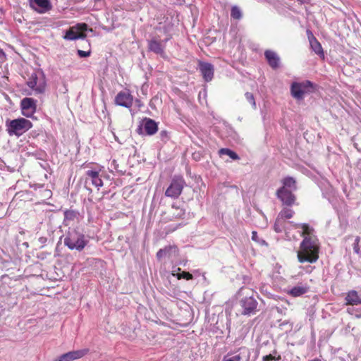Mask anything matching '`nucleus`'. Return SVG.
Listing matches in <instances>:
<instances>
[{
	"label": "nucleus",
	"mask_w": 361,
	"mask_h": 361,
	"mask_svg": "<svg viewBox=\"0 0 361 361\" xmlns=\"http://www.w3.org/2000/svg\"><path fill=\"white\" fill-rule=\"evenodd\" d=\"M298 232L304 239L298 251V259L300 263H314L319 258V244L314 231L306 224L295 225Z\"/></svg>",
	"instance_id": "1"
},
{
	"label": "nucleus",
	"mask_w": 361,
	"mask_h": 361,
	"mask_svg": "<svg viewBox=\"0 0 361 361\" xmlns=\"http://www.w3.org/2000/svg\"><path fill=\"white\" fill-rule=\"evenodd\" d=\"M294 211L289 207H284L279 214L274 228L276 233H282L285 232L286 237L289 239L295 238L294 235H290V230L296 229L298 230L295 225H298L299 224H293V221H286L287 219H290L293 216Z\"/></svg>",
	"instance_id": "2"
},
{
	"label": "nucleus",
	"mask_w": 361,
	"mask_h": 361,
	"mask_svg": "<svg viewBox=\"0 0 361 361\" xmlns=\"http://www.w3.org/2000/svg\"><path fill=\"white\" fill-rule=\"evenodd\" d=\"M281 183L283 185L277 190L276 196L283 205L291 207L295 202V196L293 194L297 189L295 180L288 176L284 178Z\"/></svg>",
	"instance_id": "3"
},
{
	"label": "nucleus",
	"mask_w": 361,
	"mask_h": 361,
	"mask_svg": "<svg viewBox=\"0 0 361 361\" xmlns=\"http://www.w3.org/2000/svg\"><path fill=\"white\" fill-rule=\"evenodd\" d=\"M87 243L85 235L74 228H70L64 238V245L70 250L82 251Z\"/></svg>",
	"instance_id": "4"
},
{
	"label": "nucleus",
	"mask_w": 361,
	"mask_h": 361,
	"mask_svg": "<svg viewBox=\"0 0 361 361\" xmlns=\"http://www.w3.org/2000/svg\"><path fill=\"white\" fill-rule=\"evenodd\" d=\"M7 132L10 135H22L24 133L30 130L32 127V123L24 118H19L7 122Z\"/></svg>",
	"instance_id": "5"
},
{
	"label": "nucleus",
	"mask_w": 361,
	"mask_h": 361,
	"mask_svg": "<svg viewBox=\"0 0 361 361\" xmlns=\"http://www.w3.org/2000/svg\"><path fill=\"white\" fill-rule=\"evenodd\" d=\"M27 86L35 94H42L46 90V79L42 73H32L27 81Z\"/></svg>",
	"instance_id": "6"
},
{
	"label": "nucleus",
	"mask_w": 361,
	"mask_h": 361,
	"mask_svg": "<svg viewBox=\"0 0 361 361\" xmlns=\"http://www.w3.org/2000/svg\"><path fill=\"white\" fill-rule=\"evenodd\" d=\"M185 185V182L182 176H174L165 192V195L171 198H178L181 194Z\"/></svg>",
	"instance_id": "7"
},
{
	"label": "nucleus",
	"mask_w": 361,
	"mask_h": 361,
	"mask_svg": "<svg viewBox=\"0 0 361 361\" xmlns=\"http://www.w3.org/2000/svg\"><path fill=\"white\" fill-rule=\"evenodd\" d=\"M87 30V25L85 23H78L71 27L66 31L64 39L68 40H75L78 39H84L86 35L85 31Z\"/></svg>",
	"instance_id": "8"
},
{
	"label": "nucleus",
	"mask_w": 361,
	"mask_h": 361,
	"mask_svg": "<svg viewBox=\"0 0 361 361\" xmlns=\"http://www.w3.org/2000/svg\"><path fill=\"white\" fill-rule=\"evenodd\" d=\"M88 352V348L70 351L59 356L53 361H73L84 357Z\"/></svg>",
	"instance_id": "9"
},
{
	"label": "nucleus",
	"mask_w": 361,
	"mask_h": 361,
	"mask_svg": "<svg viewBox=\"0 0 361 361\" xmlns=\"http://www.w3.org/2000/svg\"><path fill=\"white\" fill-rule=\"evenodd\" d=\"M240 304L243 307L242 314L245 315L253 314L257 311V302L252 296L242 299Z\"/></svg>",
	"instance_id": "10"
},
{
	"label": "nucleus",
	"mask_w": 361,
	"mask_h": 361,
	"mask_svg": "<svg viewBox=\"0 0 361 361\" xmlns=\"http://www.w3.org/2000/svg\"><path fill=\"white\" fill-rule=\"evenodd\" d=\"M133 102V97L128 90L121 91L115 98V102L119 106L130 108Z\"/></svg>",
	"instance_id": "11"
},
{
	"label": "nucleus",
	"mask_w": 361,
	"mask_h": 361,
	"mask_svg": "<svg viewBox=\"0 0 361 361\" xmlns=\"http://www.w3.org/2000/svg\"><path fill=\"white\" fill-rule=\"evenodd\" d=\"M23 114L26 117H30L35 113L36 109V103L32 98L25 97L21 100L20 103Z\"/></svg>",
	"instance_id": "12"
},
{
	"label": "nucleus",
	"mask_w": 361,
	"mask_h": 361,
	"mask_svg": "<svg viewBox=\"0 0 361 361\" xmlns=\"http://www.w3.org/2000/svg\"><path fill=\"white\" fill-rule=\"evenodd\" d=\"M30 7L39 13H44L51 8L49 0H29Z\"/></svg>",
	"instance_id": "13"
},
{
	"label": "nucleus",
	"mask_w": 361,
	"mask_h": 361,
	"mask_svg": "<svg viewBox=\"0 0 361 361\" xmlns=\"http://www.w3.org/2000/svg\"><path fill=\"white\" fill-rule=\"evenodd\" d=\"M199 69L206 82H209L214 76V66L209 63L199 61Z\"/></svg>",
	"instance_id": "14"
},
{
	"label": "nucleus",
	"mask_w": 361,
	"mask_h": 361,
	"mask_svg": "<svg viewBox=\"0 0 361 361\" xmlns=\"http://www.w3.org/2000/svg\"><path fill=\"white\" fill-rule=\"evenodd\" d=\"M100 171V169H91L87 171L86 172V182L87 181V180H90L92 184L98 189H99V188H101L103 185V181L101 178V175L99 173Z\"/></svg>",
	"instance_id": "15"
},
{
	"label": "nucleus",
	"mask_w": 361,
	"mask_h": 361,
	"mask_svg": "<svg viewBox=\"0 0 361 361\" xmlns=\"http://www.w3.org/2000/svg\"><path fill=\"white\" fill-rule=\"evenodd\" d=\"M142 127L143 128L145 133L148 135H153L158 130L157 122L149 118H145L143 119Z\"/></svg>",
	"instance_id": "16"
},
{
	"label": "nucleus",
	"mask_w": 361,
	"mask_h": 361,
	"mask_svg": "<svg viewBox=\"0 0 361 361\" xmlns=\"http://www.w3.org/2000/svg\"><path fill=\"white\" fill-rule=\"evenodd\" d=\"M148 48L151 51L162 56L164 54V45L162 42L153 38L148 42Z\"/></svg>",
	"instance_id": "17"
},
{
	"label": "nucleus",
	"mask_w": 361,
	"mask_h": 361,
	"mask_svg": "<svg viewBox=\"0 0 361 361\" xmlns=\"http://www.w3.org/2000/svg\"><path fill=\"white\" fill-rule=\"evenodd\" d=\"M345 304L350 306L361 305V298L356 290H352L347 293L345 298Z\"/></svg>",
	"instance_id": "18"
},
{
	"label": "nucleus",
	"mask_w": 361,
	"mask_h": 361,
	"mask_svg": "<svg viewBox=\"0 0 361 361\" xmlns=\"http://www.w3.org/2000/svg\"><path fill=\"white\" fill-rule=\"evenodd\" d=\"M264 56L268 61L269 65L272 68L276 69L279 66L280 59L279 56L276 54V53L271 50H267L264 52Z\"/></svg>",
	"instance_id": "19"
},
{
	"label": "nucleus",
	"mask_w": 361,
	"mask_h": 361,
	"mask_svg": "<svg viewBox=\"0 0 361 361\" xmlns=\"http://www.w3.org/2000/svg\"><path fill=\"white\" fill-rule=\"evenodd\" d=\"M290 91L292 96L297 99H302L304 94L305 93L300 82H297L292 83Z\"/></svg>",
	"instance_id": "20"
},
{
	"label": "nucleus",
	"mask_w": 361,
	"mask_h": 361,
	"mask_svg": "<svg viewBox=\"0 0 361 361\" xmlns=\"http://www.w3.org/2000/svg\"><path fill=\"white\" fill-rule=\"evenodd\" d=\"M308 290V287L307 286L299 285L290 288L288 293L289 295L293 297H299L306 293Z\"/></svg>",
	"instance_id": "21"
},
{
	"label": "nucleus",
	"mask_w": 361,
	"mask_h": 361,
	"mask_svg": "<svg viewBox=\"0 0 361 361\" xmlns=\"http://www.w3.org/2000/svg\"><path fill=\"white\" fill-rule=\"evenodd\" d=\"M310 44L312 50L318 55L323 54V49L321 44L317 40V39L312 36L309 37Z\"/></svg>",
	"instance_id": "22"
},
{
	"label": "nucleus",
	"mask_w": 361,
	"mask_h": 361,
	"mask_svg": "<svg viewBox=\"0 0 361 361\" xmlns=\"http://www.w3.org/2000/svg\"><path fill=\"white\" fill-rule=\"evenodd\" d=\"M180 271V268H177L176 269H173L172 271V275L176 276L178 279H184L186 280H190L192 279V275L186 271H183L181 273H178Z\"/></svg>",
	"instance_id": "23"
},
{
	"label": "nucleus",
	"mask_w": 361,
	"mask_h": 361,
	"mask_svg": "<svg viewBox=\"0 0 361 361\" xmlns=\"http://www.w3.org/2000/svg\"><path fill=\"white\" fill-rule=\"evenodd\" d=\"M219 154L221 155H227L233 160H238L239 159L238 155L233 151L228 149V148H221L219 151Z\"/></svg>",
	"instance_id": "24"
},
{
	"label": "nucleus",
	"mask_w": 361,
	"mask_h": 361,
	"mask_svg": "<svg viewBox=\"0 0 361 361\" xmlns=\"http://www.w3.org/2000/svg\"><path fill=\"white\" fill-rule=\"evenodd\" d=\"M166 247V255L169 258H174L178 255V249L175 245H170Z\"/></svg>",
	"instance_id": "25"
},
{
	"label": "nucleus",
	"mask_w": 361,
	"mask_h": 361,
	"mask_svg": "<svg viewBox=\"0 0 361 361\" xmlns=\"http://www.w3.org/2000/svg\"><path fill=\"white\" fill-rule=\"evenodd\" d=\"M305 93L311 92L314 90L315 85L310 80H305L300 82Z\"/></svg>",
	"instance_id": "26"
},
{
	"label": "nucleus",
	"mask_w": 361,
	"mask_h": 361,
	"mask_svg": "<svg viewBox=\"0 0 361 361\" xmlns=\"http://www.w3.org/2000/svg\"><path fill=\"white\" fill-rule=\"evenodd\" d=\"M172 209L174 211L173 213V217L174 219L182 218L185 214V212L183 209L176 207L174 204L172 205Z\"/></svg>",
	"instance_id": "27"
},
{
	"label": "nucleus",
	"mask_w": 361,
	"mask_h": 361,
	"mask_svg": "<svg viewBox=\"0 0 361 361\" xmlns=\"http://www.w3.org/2000/svg\"><path fill=\"white\" fill-rule=\"evenodd\" d=\"M346 311L349 314L354 315L357 318L361 317V308H355L353 306H350L347 308Z\"/></svg>",
	"instance_id": "28"
},
{
	"label": "nucleus",
	"mask_w": 361,
	"mask_h": 361,
	"mask_svg": "<svg viewBox=\"0 0 361 361\" xmlns=\"http://www.w3.org/2000/svg\"><path fill=\"white\" fill-rule=\"evenodd\" d=\"M231 16L234 19H240L242 17L240 9L236 6H233L231 11Z\"/></svg>",
	"instance_id": "29"
},
{
	"label": "nucleus",
	"mask_w": 361,
	"mask_h": 361,
	"mask_svg": "<svg viewBox=\"0 0 361 361\" xmlns=\"http://www.w3.org/2000/svg\"><path fill=\"white\" fill-rule=\"evenodd\" d=\"M76 216V213L72 210H66L64 212V221L73 220Z\"/></svg>",
	"instance_id": "30"
},
{
	"label": "nucleus",
	"mask_w": 361,
	"mask_h": 361,
	"mask_svg": "<svg viewBox=\"0 0 361 361\" xmlns=\"http://www.w3.org/2000/svg\"><path fill=\"white\" fill-rule=\"evenodd\" d=\"M245 97L246 99L247 100V102L252 104V107L254 109H255L256 103H255V100L253 94L250 92H246L245 94Z\"/></svg>",
	"instance_id": "31"
},
{
	"label": "nucleus",
	"mask_w": 361,
	"mask_h": 361,
	"mask_svg": "<svg viewBox=\"0 0 361 361\" xmlns=\"http://www.w3.org/2000/svg\"><path fill=\"white\" fill-rule=\"evenodd\" d=\"M241 356L240 354L235 355L232 357L226 356L224 357L223 361H240Z\"/></svg>",
	"instance_id": "32"
},
{
	"label": "nucleus",
	"mask_w": 361,
	"mask_h": 361,
	"mask_svg": "<svg viewBox=\"0 0 361 361\" xmlns=\"http://www.w3.org/2000/svg\"><path fill=\"white\" fill-rule=\"evenodd\" d=\"M360 241V238L357 236L355 239V242L353 243V250L355 253L359 254L360 252V246L359 243Z\"/></svg>",
	"instance_id": "33"
},
{
	"label": "nucleus",
	"mask_w": 361,
	"mask_h": 361,
	"mask_svg": "<svg viewBox=\"0 0 361 361\" xmlns=\"http://www.w3.org/2000/svg\"><path fill=\"white\" fill-rule=\"evenodd\" d=\"M281 360V356L275 357L274 355L269 354L263 357V361H272V360Z\"/></svg>",
	"instance_id": "34"
},
{
	"label": "nucleus",
	"mask_w": 361,
	"mask_h": 361,
	"mask_svg": "<svg viewBox=\"0 0 361 361\" xmlns=\"http://www.w3.org/2000/svg\"><path fill=\"white\" fill-rule=\"evenodd\" d=\"M252 240H254V241H256L257 243H259L261 244L265 243L264 240H261V241L259 240V239L258 238L257 233L256 231H252Z\"/></svg>",
	"instance_id": "35"
},
{
	"label": "nucleus",
	"mask_w": 361,
	"mask_h": 361,
	"mask_svg": "<svg viewBox=\"0 0 361 361\" xmlns=\"http://www.w3.org/2000/svg\"><path fill=\"white\" fill-rule=\"evenodd\" d=\"M90 51L78 50V54L81 58H85L90 55Z\"/></svg>",
	"instance_id": "36"
},
{
	"label": "nucleus",
	"mask_w": 361,
	"mask_h": 361,
	"mask_svg": "<svg viewBox=\"0 0 361 361\" xmlns=\"http://www.w3.org/2000/svg\"><path fill=\"white\" fill-rule=\"evenodd\" d=\"M157 257L159 259H161L164 257H166V247H164V249H160L157 253Z\"/></svg>",
	"instance_id": "37"
},
{
	"label": "nucleus",
	"mask_w": 361,
	"mask_h": 361,
	"mask_svg": "<svg viewBox=\"0 0 361 361\" xmlns=\"http://www.w3.org/2000/svg\"><path fill=\"white\" fill-rule=\"evenodd\" d=\"M300 268L304 269L305 273L310 274L313 271L314 267L312 266L308 265L306 267L300 266Z\"/></svg>",
	"instance_id": "38"
},
{
	"label": "nucleus",
	"mask_w": 361,
	"mask_h": 361,
	"mask_svg": "<svg viewBox=\"0 0 361 361\" xmlns=\"http://www.w3.org/2000/svg\"><path fill=\"white\" fill-rule=\"evenodd\" d=\"M240 350H241V353H243V354H247V360L249 359V357H250V352H249V350L246 348H240Z\"/></svg>",
	"instance_id": "39"
},
{
	"label": "nucleus",
	"mask_w": 361,
	"mask_h": 361,
	"mask_svg": "<svg viewBox=\"0 0 361 361\" xmlns=\"http://www.w3.org/2000/svg\"><path fill=\"white\" fill-rule=\"evenodd\" d=\"M116 160H113L111 164V167H113L114 169L116 170Z\"/></svg>",
	"instance_id": "40"
},
{
	"label": "nucleus",
	"mask_w": 361,
	"mask_h": 361,
	"mask_svg": "<svg viewBox=\"0 0 361 361\" xmlns=\"http://www.w3.org/2000/svg\"><path fill=\"white\" fill-rule=\"evenodd\" d=\"M4 56V51L0 49V58H3Z\"/></svg>",
	"instance_id": "41"
},
{
	"label": "nucleus",
	"mask_w": 361,
	"mask_h": 361,
	"mask_svg": "<svg viewBox=\"0 0 361 361\" xmlns=\"http://www.w3.org/2000/svg\"><path fill=\"white\" fill-rule=\"evenodd\" d=\"M161 135H165L166 132H165V131H162V132L161 133Z\"/></svg>",
	"instance_id": "42"
}]
</instances>
